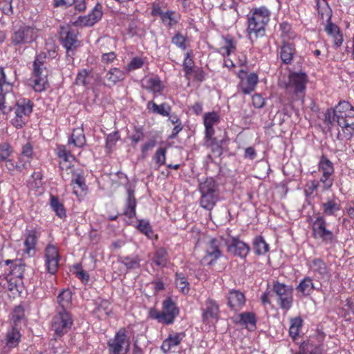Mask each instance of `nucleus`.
Here are the masks:
<instances>
[{
  "mask_svg": "<svg viewBox=\"0 0 354 354\" xmlns=\"http://www.w3.org/2000/svg\"><path fill=\"white\" fill-rule=\"evenodd\" d=\"M325 120L330 124L337 121L345 137L350 138L354 131V109L346 101L340 102L333 110H328Z\"/></svg>",
  "mask_w": 354,
  "mask_h": 354,
  "instance_id": "nucleus-1",
  "label": "nucleus"
},
{
  "mask_svg": "<svg viewBox=\"0 0 354 354\" xmlns=\"http://www.w3.org/2000/svg\"><path fill=\"white\" fill-rule=\"evenodd\" d=\"M270 11L265 6L255 8L247 15V35L252 42L254 39L265 34L266 26L270 19Z\"/></svg>",
  "mask_w": 354,
  "mask_h": 354,
  "instance_id": "nucleus-2",
  "label": "nucleus"
},
{
  "mask_svg": "<svg viewBox=\"0 0 354 354\" xmlns=\"http://www.w3.org/2000/svg\"><path fill=\"white\" fill-rule=\"evenodd\" d=\"M198 190L201 193L200 205L203 209L212 210L219 199L218 184L213 178H207L200 182Z\"/></svg>",
  "mask_w": 354,
  "mask_h": 354,
  "instance_id": "nucleus-3",
  "label": "nucleus"
},
{
  "mask_svg": "<svg viewBox=\"0 0 354 354\" xmlns=\"http://www.w3.org/2000/svg\"><path fill=\"white\" fill-rule=\"evenodd\" d=\"M46 55L40 53L33 62V71L30 81L35 91L42 92L48 86V72L45 66Z\"/></svg>",
  "mask_w": 354,
  "mask_h": 354,
  "instance_id": "nucleus-4",
  "label": "nucleus"
},
{
  "mask_svg": "<svg viewBox=\"0 0 354 354\" xmlns=\"http://www.w3.org/2000/svg\"><path fill=\"white\" fill-rule=\"evenodd\" d=\"M21 268L15 266L12 271L6 277L0 276V292H8L10 297L19 295L22 284Z\"/></svg>",
  "mask_w": 354,
  "mask_h": 354,
  "instance_id": "nucleus-5",
  "label": "nucleus"
},
{
  "mask_svg": "<svg viewBox=\"0 0 354 354\" xmlns=\"http://www.w3.org/2000/svg\"><path fill=\"white\" fill-rule=\"evenodd\" d=\"M149 314L151 318L156 319L158 322L169 325L174 322L179 314V310L172 299L168 297L162 302V312L151 309Z\"/></svg>",
  "mask_w": 354,
  "mask_h": 354,
  "instance_id": "nucleus-6",
  "label": "nucleus"
},
{
  "mask_svg": "<svg viewBox=\"0 0 354 354\" xmlns=\"http://www.w3.org/2000/svg\"><path fill=\"white\" fill-rule=\"evenodd\" d=\"M38 36V29L33 26L23 25L13 30L10 41L12 45L21 47L36 41Z\"/></svg>",
  "mask_w": 354,
  "mask_h": 354,
  "instance_id": "nucleus-7",
  "label": "nucleus"
},
{
  "mask_svg": "<svg viewBox=\"0 0 354 354\" xmlns=\"http://www.w3.org/2000/svg\"><path fill=\"white\" fill-rule=\"evenodd\" d=\"M313 236L325 244H333L336 241L333 232L327 228L326 218L323 215L317 214L312 222Z\"/></svg>",
  "mask_w": 354,
  "mask_h": 354,
  "instance_id": "nucleus-8",
  "label": "nucleus"
},
{
  "mask_svg": "<svg viewBox=\"0 0 354 354\" xmlns=\"http://www.w3.org/2000/svg\"><path fill=\"white\" fill-rule=\"evenodd\" d=\"M73 325V319L66 310H57L51 322V330L55 338H59L67 333Z\"/></svg>",
  "mask_w": 354,
  "mask_h": 354,
  "instance_id": "nucleus-9",
  "label": "nucleus"
},
{
  "mask_svg": "<svg viewBox=\"0 0 354 354\" xmlns=\"http://www.w3.org/2000/svg\"><path fill=\"white\" fill-rule=\"evenodd\" d=\"M15 117L11 120L12 124L17 129L22 128L28 121L32 111V104L30 100H19L14 107Z\"/></svg>",
  "mask_w": 354,
  "mask_h": 354,
  "instance_id": "nucleus-10",
  "label": "nucleus"
},
{
  "mask_svg": "<svg viewBox=\"0 0 354 354\" xmlns=\"http://www.w3.org/2000/svg\"><path fill=\"white\" fill-rule=\"evenodd\" d=\"M110 354H127L130 348V340L125 329H120L113 339L108 342Z\"/></svg>",
  "mask_w": 354,
  "mask_h": 354,
  "instance_id": "nucleus-11",
  "label": "nucleus"
},
{
  "mask_svg": "<svg viewBox=\"0 0 354 354\" xmlns=\"http://www.w3.org/2000/svg\"><path fill=\"white\" fill-rule=\"evenodd\" d=\"M308 77L302 72H294L289 75L287 90L290 93L303 96L306 90Z\"/></svg>",
  "mask_w": 354,
  "mask_h": 354,
  "instance_id": "nucleus-12",
  "label": "nucleus"
},
{
  "mask_svg": "<svg viewBox=\"0 0 354 354\" xmlns=\"http://www.w3.org/2000/svg\"><path fill=\"white\" fill-rule=\"evenodd\" d=\"M273 290L278 297V304L281 309L288 310L292 306V289L279 282L274 283Z\"/></svg>",
  "mask_w": 354,
  "mask_h": 354,
  "instance_id": "nucleus-13",
  "label": "nucleus"
},
{
  "mask_svg": "<svg viewBox=\"0 0 354 354\" xmlns=\"http://www.w3.org/2000/svg\"><path fill=\"white\" fill-rule=\"evenodd\" d=\"M60 255L58 248L52 243H48L44 249V263L48 273L55 274L58 269Z\"/></svg>",
  "mask_w": 354,
  "mask_h": 354,
  "instance_id": "nucleus-14",
  "label": "nucleus"
},
{
  "mask_svg": "<svg viewBox=\"0 0 354 354\" xmlns=\"http://www.w3.org/2000/svg\"><path fill=\"white\" fill-rule=\"evenodd\" d=\"M220 122V116L215 111L205 113L203 115V124L205 126V140L207 145L212 146L216 142L214 138L215 130L214 126Z\"/></svg>",
  "mask_w": 354,
  "mask_h": 354,
  "instance_id": "nucleus-15",
  "label": "nucleus"
},
{
  "mask_svg": "<svg viewBox=\"0 0 354 354\" xmlns=\"http://www.w3.org/2000/svg\"><path fill=\"white\" fill-rule=\"evenodd\" d=\"M308 266L317 281H328L330 279L331 275L328 268L322 259L319 258L313 259L308 261Z\"/></svg>",
  "mask_w": 354,
  "mask_h": 354,
  "instance_id": "nucleus-16",
  "label": "nucleus"
},
{
  "mask_svg": "<svg viewBox=\"0 0 354 354\" xmlns=\"http://www.w3.org/2000/svg\"><path fill=\"white\" fill-rule=\"evenodd\" d=\"M221 241L218 239H210L206 245L205 255L203 261L207 265H213L221 257Z\"/></svg>",
  "mask_w": 354,
  "mask_h": 354,
  "instance_id": "nucleus-17",
  "label": "nucleus"
},
{
  "mask_svg": "<svg viewBox=\"0 0 354 354\" xmlns=\"http://www.w3.org/2000/svg\"><path fill=\"white\" fill-rule=\"evenodd\" d=\"M102 17V6L97 3L87 15L80 16L74 24L76 26H93L101 19Z\"/></svg>",
  "mask_w": 354,
  "mask_h": 354,
  "instance_id": "nucleus-18",
  "label": "nucleus"
},
{
  "mask_svg": "<svg viewBox=\"0 0 354 354\" xmlns=\"http://www.w3.org/2000/svg\"><path fill=\"white\" fill-rule=\"evenodd\" d=\"M60 38L62 44L67 52L73 50L80 46V41L77 39L76 32L69 27H62Z\"/></svg>",
  "mask_w": 354,
  "mask_h": 354,
  "instance_id": "nucleus-19",
  "label": "nucleus"
},
{
  "mask_svg": "<svg viewBox=\"0 0 354 354\" xmlns=\"http://www.w3.org/2000/svg\"><path fill=\"white\" fill-rule=\"evenodd\" d=\"M39 236L40 232L36 229L30 230L26 232L24 251L29 257H33L35 254L36 245Z\"/></svg>",
  "mask_w": 354,
  "mask_h": 354,
  "instance_id": "nucleus-20",
  "label": "nucleus"
},
{
  "mask_svg": "<svg viewBox=\"0 0 354 354\" xmlns=\"http://www.w3.org/2000/svg\"><path fill=\"white\" fill-rule=\"evenodd\" d=\"M219 307L217 303L212 299L206 300L204 307L202 308V318L203 322L209 324L213 320L218 319Z\"/></svg>",
  "mask_w": 354,
  "mask_h": 354,
  "instance_id": "nucleus-21",
  "label": "nucleus"
},
{
  "mask_svg": "<svg viewBox=\"0 0 354 354\" xmlns=\"http://www.w3.org/2000/svg\"><path fill=\"white\" fill-rule=\"evenodd\" d=\"M142 86L146 90L151 92L155 97L162 94L165 86L160 77L158 76H151L142 80Z\"/></svg>",
  "mask_w": 354,
  "mask_h": 354,
  "instance_id": "nucleus-22",
  "label": "nucleus"
},
{
  "mask_svg": "<svg viewBox=\"0 0 354 354\" xmlns=\"http://www.w3.org/2000/svg\"><path fill=\"white\" fill-rule=\"evenodd\" d=\"M72 177L71 185L73 188V193L80 198L84 196L87 191V186L85 179L81 173L71 170Z\"/></svg>",
  "mask_w": 354,
  "mask_h": 354,
  "instance_id": "nucleus-23",
  "label": "nucleus"
},
{
  "mask_svg": "<svg viewBox=\"0 0 354 354\" xmlns=\"http://www.w3.org/2000/svg\"><path fill=\"white\" fill-rule=\"evenodd\" d=\"M56 154L60 160V169L62 171L71 169V163L75 160V157L72 155L71 151L67 149L66 146L59 145L56 149Z\"/></svg>",
  "mask_w": 354,
  "mask_h": 354,
  "instance_id": "nucleus-24",
  "label": "nucleus"
},
{
  "mask_svg": "<svg viewBox=\"0 0 354 354\" xmlns=\"http://www.w3.org/2000/svg\"><path fill=\"white\" fill-rule=\"evenodd\" d=\"M257 316L253 312H244L239 314L234 322L245 327L250 331H254L257 328Z\"/></svg>",
  "mask_w": 354,
  "mask_h": 354,
  "instance_id": "nucleus-25",
  "label": "nucleus"
},
{
  "mask_svg": "<svg viewBox=\"0 0 354 354\" xmlns=\"http://www.w3.org/2000/svg\"><path fill=\"white\" fill-rule=\"evenodd\" d=\"M325 31L331 38L335 48H339L342 45L344 41L343 35L339 28L330 21V16H329L328 21L325 26Z\"/></svg>",
  "mask_w": 354,
  "mask_h": 354,
  "instance_id": "nucleus-26",
  "label": "nucleus"
},
{
  "mask_svg": "<svg viewBox=\"0 0 354 354\" xmlns=\"http://www.w3.org/2000/svg\"><path fill=\"white\" fill-rule=\"evenodd\" d=\"M241 82L239 83L240 89L246 95L250 94L254 91L259 82L258 75L254 73H251L243 77L239 75Z\"/></svg>",
  "mask_w": 354,
  "mask_h": 354,
  "instance_id": "nucleus-27",
  "label": "nucleus"
},
{
  "mask_svg": "<svg viewBox=\"0 0 354 354\" xmlns=\"http://www.w3.org/2000/svg\"><path fill=\"white\" fill-rule=\"evenodd\" d=\"M126 71L119 68L113 67L110 68L105 75L104 80L106 85L111 87L118 83L122 82L126 77Z\"/></svg>",
  "mask_w": 354,
  "mask_h": 354,
  "instance_id": "nucleus-28",
  "label": "nucleus"
},
{
  "mask_svg": "<svg viewBox=\"0 0 354 354\" xmlns=\"http://www.w3.org/2000/svg\"><path fill=\"white\" fill-rule=\"evenodd\" d=\"M185 335L184 333H172L162 342L161 350L164 353H168L175 349L183 341Z\"/></svg>",
  "mask_w": 354,
  "mask_h": 354,
  "instance_id": "nucleus-29",
  "label": "nucleus"
},
{
  "mask_svg": "<svg viewBox=\"0 0 354 354\" xmlns=\"http://www.w3.org/2000/svg\"><path fill=\"white\" fill-rule=\"evenodd\" d=\"M245 297L243 292L235 290L229 292L227 304L232 310H241L245 306Z\"/></svg>",
  "mask_w": 354,
  "mask_h": 354,
  "instance_id": "nucleus-30",
  "label": "nucleus"
},
{
  "mask_svg": "<svg viewBox=\"0 0 354 354\" xmlns=\"http://www.w3.org/2000/svg\"><path fill=\"white\" fill-rule=\"evenodd\" d=\"M21 335L19 327L12 326L8 329L5 337L6 346L13 348L18 346L21 341Z\"/></svg>",
  "mask_w": 354,
  "mask_h": 354,
  "instance_id": "nucleus-31",
  "label": "nucleus"
},
{
  "mask_svg": "<svg viewBox=\"0 0 354 354\" xmlns=\"http://www.w3.org/2000/svg\"><path fill=\"white\" fill-rule=\"evenodd\" d=\"M85 144L86 138L84 129L82 127L75 129L68 139V145H73L75 147L80 148Z\"/></svg>",
  "mask_w": 354,
  "mask_h": 354,
  "instance_id": "nucleus-32",
  "label": "nucleus"
},
{
  "mask_svg": "<svg viewBox=\"0 0 354 354\" xmlns=\"http://www.w3.org/2000/svg\"><path fill=\"white\" fill-rule=\"evenodd\" d=\"M180 19V15L179 13L169 10L165 11L160 17L163 25L169 28H172L176 26L179 22Z\"/></svg>",
  "mask_w": 354,
  "mask_h": 354,
  "instance_id": "nucleus-33",
  "label": "nucleus"
},
{
  "mask_svg": "<svg viewBox=\"0 0 354 354\" xmlns=\"http://www.w3.org/2000/svg\"><path fill=\"white\" fill-rule=\"evenodd\" d=\"M232 248L234 254L241 258H245L250 252V247L248 244L236 239L232 240V243L229 247L230 250Z\"/></svg>",
  "mask_w": 354,
  "mask_h": 354,
  "instance_id": "nucleus-34",
  "label": "nucleus"
},
{
  "mask_svg": "<svg viewBox=\"0 0 354 354\" xmlns=\"http://www.w3.org/2000/svg\"><path fill=\"white\" fill-rule=\"evenodd\" d=\"M147 108L152 113L159 114L162 116H169L171 107L167 103H162L160 105L156 104L153 101L148 102Z\"/></svg>",
  "mask_w": 354,
  "mask_h": 354,
  "instance_id": "nucleus-35",
  "label": "nucleus"
},
{
  "mask_svg": "<svg viewBox=\"0 0 354 354\" xmlns=\"http://www.w3.org/2000/svg\"><path fill=\"white\" fill-rule=\"evenodd\" d=\"M295 47L292 44L284 43L280 50V57L284 64H290L295 54Z\"/></svg>",
  "mask_w": 354,
  "mask_h": 354,
  "instance_id": "nucleus-36",
  "label": "nucleus"
},
{
  "mask_svg": "<svg viewBox=\"0 0 354 354\" xmlns=\"http://www.w3.org/2000/svg\"><path fill=\"white\" fill-rule=\"evenodd\" d=\"M119 261L122 263L127 270L140 268L141 259L138 255H130L121 257Z\"/></svg>",
  "mask_w": 354,
  "mask_h": 354,
  "instance_id": "nucleus-37",
  "label": "nucleus"
},
{
  "mask_svg": "<svg viewBox=\"0 0 354 354\" xmlns=\"http://www.w3.org/2000/svg\"><path fill=\"white\" fill-rule=\"evenodd\" d=\"M315 287L313 280L310 277H306L304 278L297 287L299 292L301 293L304 296L310 295L313 291Z\"/></svg>",
  "mask_w": 354,
  "mask_h": 354,
  "instance_id": "nucleus-38",
  "label": "nucleus"
},
{
  "mask_svg": "<svg viewBox=\"0 0 354 354\" xmlns=\"http://www.w3.org/2000/svg\"><path fill=\"white\" fill-rule=\"evenodd\" d=\"M111 313V304L106 299L101 300L95 308V313L100 319H106Z\"/></svg>",
  "mask_w": 354,
  "mask_h": 354,
  "instance_id": "nucleus-39",
  "label": "nucleus"
},
{
  "mask_svg": "<svg viewBox=\"0 0 354 354\" xmlns=\"http://www.w3.org/2000/svg\"><path fill=\"white\" fill-rule=\"evenodd\" d=\"M175 283L178 290L184 295H187L190 290V285L187 279L183 273L176 272Z\"/></svg>",
  "mask_w": 354,
  "mask_h": 354,
  "instance_id": "nucleus-40",
  "label": "nucleus"
},
{
  "mask_svg": "<svg viewBox=\"0 0 354 354\" xmlns=\"http://www.w3.org/2000/svg\"><path fill=\"white\" fill-rule=\"evenodd\" d=\"M50 205L52 209L58 217L61 218L66 217V213L64 206L57 196L53 195L50 196Z\"/></svg>",
  "mask_w": 354,
  "mask_h": 354,
  "instance_id": "nucleus-41",
  "label": "nucleus"
},
{
  "mask_svg": "<svg viewBox=\"0 0 354 354\" xmlns=\"http://www.w3.org/2000/svg\"><path fill=\"white\" fill-rule=\"evenodd\" d=\"M322 207L324 213L328 216L335 215V214L341 209L340 204L338 203L335 198L329 199L326 202L323 203Z\"/></svg>",
  "mask_w": 354,
  "mask_h": 354,
  "instance_id": "nucleus-42",
  "label": "nucleus"
},
{
  "mask_svg": "<svg viewBox=\"0 0 354 354\" xmlns=\"http://www.w3.org/2000/svg\"><path fill=\"white\" fill-rule=\"evenodd\" d=\"M147 60V57L142 56H136L133 57L130 62L127 64L124 68L127 73H130L131 71L138 70L141 68L144 64L145 61Z\"/></svg>",
  "mask_w": 354,
  "mask_h": 354,
  "instance_id": "nucleus-43",
  "label": "nucleus"
},
{
  "mask_svg": "<svg viewBox=\"0 0 354 354\" xmlns=\"http://www.w3.org/2000/svg\"><path fill=\"white\" fill-rule=\"evenodd\" d=\"M254 250L257 254H265L269 250V245L261 236H256L253 241Z\"/></svg>",
  "mask_w": 354,
  "mask_h": 354,
  "instance_id": "nucleus-44",
  "label": "nucleus"
},
{
  "mask_svg": "<svg viewBox=\"0 0 354 354\" xmlns=\"http://www.w3.org/2000/svg\"><path fill=\"white\" fill-rule=\"evenodd\" d=\"M71 300L72 293L68 289L62 290L57 296V302L62 307V310L68 308L71 304Z\"/></svg>",
  "mask_w": 354,
  "mask_h": 354,
  "instance_id": "nucleus-45",
  "label": "nucleus"
},
{
  "mask_svg": "<svg viewBox=\"0 0 354 354\" xmlns=\"http://www.w3.org/2000/svg\"><path fill=\"white\" fill-rule=\"evenodd\" d=\"M318 169L322 174L331 175L334 173L333 165L327 158L322 156L319 162Z\"/></svg>",
  "mask_w": 354,
  "mask_h": 354,
  "instance_id": "nucleus-46",
  "label": "nucleus"
},
{
  "mask_svg": "<svg viewBox=\"0 0 354 354\" xmlns=\"http://www.w3.org/2000/svg\"><path fill=\"white\" fill-rule=\"evenodd\" d=\"M303 320L301 317H296L290 319L289 334L294 339H296L299 335L302 326Z\"/></svg>",
  "mask_w": 354,
  "mask_h": 354,
  "instance_id": "nucleus-47",
  "label": "nucleus"
},
{
  "mask_svg": "<svg viewBox=\"0 0 354 354\" xmlns=\"http://www.w3.org/2000/svg\"><path fill=\"white\" fill-rule=\"evenodd\" d=\"M136 201L134 197L133 192H129L128 198L127 201V207L124 210V214L129 218H133L136 216Z\"/></svg>",
  "mask_w": 354,
  "mask_h": 354,
  "instance_id": "nucleus-48",
  "label": "nucleus"
},
{
  "mask_svg": "<svg viewBox=\"0 0 354 354\" xmlns=\"http://www.w3.org/2000/svg\"><path fill=\"white\" fill-rule=\"evenodd\" d=\"M153 262L158 266L164 267L167 262V252L165 249L160 248L156 250Z\"/></svg>",
  "mask_w": 354,
  "mask_h": 354,
  "instance_id": "nucleus-49",
  "label": "nucleus"
},
{
  "mask_svg": "<svg viewBox=\"0 0 354 354\" xmlns=\"http://www.w3.org/2000/svg\"><path fill=\"white\" fill-rule=\"evenodd\" d=\"M12 84L6 77L5 71L0 67V91L2 93H8L12 91Z\"/></svg>",
  "mask_w": 354,
  "mask_h": 354,
  "instance_id": "nucleus-50",
  "label": "nucleus"
},
{
  "mask_svg": "<svg viewBox=\"0 0 354 354\" xmlns=\"http://www.w3.org/2000/svg\"><path fill=\"white\" fill-rule=\"evenodd\" d=\"M24 308L20 306H16L13 309V310L11 313L10 320L13 324L12 326L18 327L19 324L24 319Z\"/></svg>",
  "mask_w": 354,
  "mask_h": 354,
  "instance_id": "nucleus-51",
  "label": "nucleus"
},
{
  "mask_svg": "<svg viewBox=\"0 0 354 354\" xmlns=\"http://www.w3.org/2000/svg\"><path fill=\"white\" fill-rule=\"evenodd\" d=\"M13 149L8 142L0 143V162L6 160L12 153Z\"/></svg>",
  "mask_w": 354,
  "mask_h": 354,
  "instance_id": "nucleus-52",
  "label": "nucleus"
},
{
  "mask_svg": "<svg viewBox=\"0 0 354 354\" xmlns=\"http://www.w3.org/2000/svg\"><path fill=\"white\" fill-rule=\"evenodd\" d=\"M194 62L192 57V53L187 52L183 61V68L185 72V77L188 79L189 75L192 73Z\"/></svg>",
  "mask_w": 354,
  "mask_h": 354,
  "instance_id": "nucleus-53",
  "label": "nucleus"
},
{
  "mask_svg": "<svg viewBox=\"0 0 354 354\" xmlns=\"http://www.w3.org/2000/svg\"><path fill=\"white\" fill-rule=\"evenodd\" d=\"M166 149L160 147L158 148L155 154L153 155V160L155 161L158 167L165 164L166 161Z\"/></svg>",
  "mask_w": 354,
  "mask_h": 354,
  "instance_id": "nucleus-54",
  "label": "nucleus"
},
{
  "mask_svg": "<svg viewBox=\"0 0 354 354\" xmlns=\"http://www.w3.org/2000/svg\"><path fill=\"white\" fill-rule=\"evenodd\" d=\"M91 71L86 69H82L80 71L77 75L75 82L77 84H82L84 86L87 85L89 83V76L91 75Z\"/></svg>",
  "mask_w": 354,
  "mask_h": 354,
  "instance_id": "nucleus-55",
  "label": "nucleus"
},
{
  "mask_svg": "<svg viewBox=\"0 0 354 354\" xmlns=\"http://www.w3.org/2000/svg\"><path fill=\"white\" fill-rule=\"evenodd\" d=\"M333 182H334V179H333V176H331V175L326 176V174H322V176L319 178V182H318V183H320L322 184V190L324 192V191L330 189L332 187V186L333 185Z\"/></svg>",
  "mask_w": 354,
  "mask_h": 354,
  "instance_id": "nucleus-56",
  "label": "nucleus"
},
{
  "mask_svg": "<svg viewBox=\"0 0 354 354\" xmlns=\"http://www.w3.org/2000/svg\"><path fill=\"white\" fill-rule=\"evenodd\" d=\"M120 138V136L118 131H115L109 134L106 139V147L109 150L112 149Z\"/></svg>",
  "mask_w": 354,
  "mask_h": 354,
  "instance_id": "nucleus-57",
  "label": "nucleus"
},
{
  "mask_svg": "<svg viewBox=\"0 0 354 354\" xmlns=\"http://www.w3.org/2000/svg\"><path fill=\"white\" fill-rule=\"evenodd\" d=\"M319 183L316 180H309L304 187V193L306 196H310L318 188Z\"/></svg>",
  "mask_w": 354,
  "mask_h": 354,
  "instance_id": "nucleus-58",
  "label": "nucleus"
},
{
  "mask_svg": "<svg viewBox=\"0 0 354 354\" xmlns=\"http://www.w3.org/2000/svg\"><path fill=\"white\" fill-rule=\"evenodd\" d=\"M4 93L1 92L0 94V119H6L7 113L11 110L10 106H7L5 104Z\"/></svg>",
  "mask_w": 354,
  "mask_h": 354,
  "instance_id": "nucleus-59",
  "label": "nucleus"
},
{
  "mask_svg": "<svg viewBox=\"0 0 354 354\" xmlns=\"http://www.w3.org/2000/svg\"><path fill=\"white\" fill-rule=\"evenodd\" d=\"M232 3L230 6V14L231 16L230 22L232 24H235L239 19V13L238 12V3L234 0H231Z\"/></svg>",
  "mask_w": 354,
  "mask_h": 354,
  "instance_id": "nucleus-60",
  "label": "nucleus"
},
{
  "mask_svg": "<svg viewBox=\"0 0 354 354\" xmlns=\"http://www.w3.org/2000/svg\"><path fill=\"white\" fill-rule=\"evenodd\" d=\"M138 230L149 237L152 234V230L149 223L145 220H140L138 225Z\"/></svg>",
  "mask_w": 354,
  "mask_h": 354,
  "instance_id": "nucleus-61",
  "label": "nucleus"
},
{
  "mask_svg": "<svg viewBox=\"0 0 354 354\" xmlns=\"http://www.w3.org/2000/svg\"><path fill=\"white\" fill-rule=\"evenodd\" d=\"M30 160L20 155L17 162V171H22L24 169H28L30 165Z\"/></svg>",
  "mask_w": 354,
  "mask_h": 354,
  "instance_id": "nucleus-62",
  "label": "nucleus"
},
{
  "mask_svg": "<svg viewBox=\"0 0 354 354\" xmlns=\"http://www.w3.org/2000/svg\"><path fill=\"white\" fill-rule=\"evenodd\" d=\"M144 138V131L140 127H136L132 135L130 137L131 140L133 143L136 145L139 142L142 141Z\"/></svg>",
  "mask_w": 354,
  "mask_h": 354,
  "instance_id": "nucleus-63",
  "label": "nucleus"
},
{
  "mask_svg": "<svg viewBox=\"0 0 354 354\" xmlns=\"http://www.w3.org/2000/svg\"><path fill=\"white\" fill-rule=\"evenodd\" d=\"M236 46L232 39H226V46L223 47L221 50L223 56H229L231 53L234 51Z\"/></svg>",
  "mask_w": 354,
  "mask_h": 354,
  "instance_id": "nucleus-64",
  "label": "nucleus"
}]
</instances>
